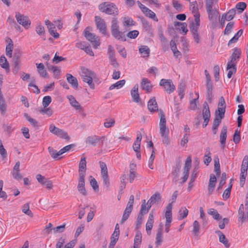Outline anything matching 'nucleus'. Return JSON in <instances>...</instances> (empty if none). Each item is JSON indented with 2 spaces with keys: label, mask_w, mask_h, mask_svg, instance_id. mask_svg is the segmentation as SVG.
I'll list each match as a JSON object with an SVG mask.
<instances>
[{
  "label": "nucleus",
  "mask_w": 248,
  "mask_h": 248,
  "mask_svg": "<svg viewBox=\"0 0 248 248\" xmlns=\"http://www.w3.org/2000/svg\"><path fill=\"white\" fill-rule=\"evenodd\" d=\"M226 108V105L225 99L223 96H221L219 99L217 104V109L215 112V117L223 119L225 117Z\"/></svg>",
  "instance_id": "4"
},
{
  "label": "nucleus",
  "mask_w": 248,
  "mask_h": 248,
  "mask_svg": "<svg viewBox=\"0 0 248 248\" xmlns=\"http://www.w3.org/2000/svg\"><path fill=\"white\" fill-rule=\"evenodd\" d=\"M20 62V54L15 53L13 59V63L14 65L13 71L16 73L19 70V63Z\"/></svg>",
  "instance_id": "21"
},
{
  "label": "nucleus",
  "mask_w": 248,
  "mask_h": 248,
  "mask_svg": "<svg viewBox=\"0 0 248 248\" xmlns=\"http://www.w3.org/2000/svg\"><path fill=\"white\" fill-rule=\"evenodd\" d=\"M159 117H160L159 124L160 133L161 137L164 138L162 141L164 144L168 145L170 144L168 136L169 130L166 127V119L164 112L160 111Z\"/></svg>",
  "instance_id": "1"
},
{
  "label": "nucleus",
  "mask_w": 248,
  "mask_h": 248,
  "mask_svg": "<svg viewBox=\"0 0 248 248\" xmlns=\"http://www.w3.org/2000/svg\"><path fill=\"white\" fill-rule=\"evenodd\" d=\"M181 168V162L180 161H178L177 162L175 166L174 167L172 171V174L175 177H177L178 176L179 172L180 171Z\"/></svg>",
  "instance_id": "54"
},
{
  "label": "nucleus",
  "mask_w": 248,
  "mask_h": 248,
  "mask_svg": "<svg viewBox=\"0 0 248 248\" xmlns=\"http://www.w3.org/2000/svg\"><path fill=\"white\" fill-rule=\"evenodd\" d=\"M105 139V136L98 137L96 135H93L88 137L85 140V142L87 144L95 146L100 142H102Z\"/></svg>",
  "instance_id": "11"
},
{
  "label": "nucleus",
  "mask_w": 248,
  "mask_h": 248,
  "mask_svg": "<svg viewBox=\"0 0 248 248\" xmlns=\"http://www.w3.org/2000/svg\"><path fill=\"white\" fill-rule=\"evenodd\" d=\"M9 40L8 45L6 47V52L7 56L12 57V48L13 46V42L12 39L8 38Z\"/></svg>",
  "instance_id": "38"
},
{
  "label": "nucleus",
  "mask_w": 248,
  "mask_h": 248,
  "mask_svg": "<svg viewBox=\"0 0 248 248\" xmlns=\"http://www.w3.org/2000/svg\"><path fill=\"white\" fill-rule=\"evenodd\" d=\"M193 232L195 235L198 236L199 234V230L200 228L199 222L197 220L194 221L193 224Z\"/></svg>",
  "instance_id": "55"
},
{
  "label": "nucleus",
  "mask_w": 248,
  "mask_h": 248,
  "mask_svg": "<svg viewBox=\"0 0 248 248\" xmlns=\"http://www.w3.org/2000/svg\"><path fill=\"white\" fill-rule=\"evenodd\" d=\"M124 26L129 27L135 25V22L129 17H124Z\"/></svg>",
  "instance_id": "50"
},
{
  "label": "nucleus",
  "mask_w": 248,
  "mask_h": 248,
  "mask_svg": "<svg viewBox=\"0 0 248 248\" xmlns=\"http://www.w3.org/2000/svg\"><path fill=\"white\" fill-rule=\"evenodd\" d=\"M0 65L2 68L9 70V63L4 56H2L0 57Z\"/></svg>",
  "instance_id": "40"
},
{
  "label": "nucleus",
  "mask_w": 248,
  "mask_h": 248,
  "mask_svg": "<svg viewBox=\"0 0 248 248\" xmlns=\"http://www.w3.org/2000/svg\"><path fill=\"white\" fill-rule=\"evenodd\" d=\"M112 35L116 39L121 40L122 41H126V37L124 32L120 31L119 30L114 31L111 32Z\"/></svg>",
  "instance_id": "26"
},
{
  "label": "nucleus",
  "mask_w": 248,
  "mask_h": 248,
  "mask_svg": "<svg viewBox=\"0 0 248 248\" xmlns=\"http://www.w3.org/2000/svg\"><path fill=\"white\" fill-rule=\"evenodd\" d=\"M238 217L242 222L248 220V208L241 204L238 210Z\"/></svg>",
  "instance_id": "12"
},
{
  "label": "nucleus",
  "mask_w": 248,
  "mask_h": 248,
  "mask_svg": "<svg viewBox=\"0 0 248 248\" xmlns=\"http://www.w3.org/2000/svg\"><path fill=\"white\" fill-rule=\"evenodd\" d=\"M49 130L51 133L61 138L66 139L67 140L70 139V138L68 136L67 133L64 131L62 129L56 127L53 124L50 125Z\"/></svg>",
  "instance_id": "8"
},
{
  "label": "nucleus",
  "mask_w": 248,
  "mask_h": 248,
  "mask_svg": "<svg viewBox=\"0 0 248 248\" xmlns=\"http://www.w3.org/2000/svg\"><path fill=\"white\" fill-rule=\"evenodd\" d=\"M132 165L134 166V167H136L135 165L133 164L130 165V170L129 171V182L132 183L134 181L135 178L136 176V172L134 170V169L132 168Z\"/></svg>",
  "instance_id": "49"
},
{
  "label": "nucleus",
  "mask_w": 248,
  "mask_h": 248,
  "mask_svg": "<svg viewBox=\"0 0 248 248\" xmlns=\"http://www.w3.org/2000/svg\"><path fill=\"white\" fill-rule=\"evenodd\" d=\"M125 81L124 79L121 80L116 83L112 84L109 88V90H112L115 88L120 89L125 84Z\"/></svg>",
  "instance_id": "41"
},
{
  "label": "nucleus",
  "mask_w": 248,
  "mask_h": 248,
  "mask_svg": "<svg viewBox=\"0 0 248 248\" xmlns=\"http://www.w3.org/2000/svg\"><path fill=\"white\" fill-rule=\"evenodd\" d=\"M241 54V52L240 48H234L233 49V52L230 57L231 60L228 62V63L234 64L233 62L235 61L239 60Z\"/></svg>",
  "instance_id": "19"
},
{
  "label": "nucleus",
  "mask_w": 248,
  "mask_h": 248,
  "mask_svg": "<svg viewBox=\"0 0 248 248\" xmlns=\"http://www.w3.org/2000/svg\"><path fill=\"white\" fill-rule=\"evenodd\" d=\"M138 85H135L131 91V95L133 101L136 103H139L140 101V94L138 93Z\"/></svg>",
  "instance_id": "20"
},
{
  "label": "nucleus",
  "mask_w": 248,
  "mask_h": 248,
  "mask_svg": "<svg viewBox=\"0 0 248 248\" xmlns=\"http://www.w3.org/2000/svg\"><path fill=\"white\" fill-rule=\"evenodd\" d=\"M98 9L102 13L108 15L116 16L119 14V10L117 6L114 3L109 1L100 3L98 6Z\"/></svg>",
  "instance_id": "2"
},
{
  "label": "nucleus",
  "mask_w": 248,
  "mask_h": 248,
  "mask_svg": "<svg viewBox=\"0 0 248 248\" xmlns=\"http://www.w3.org/2000/svg\"><path fill=\"white\" fill-rule=\"evenodd\" d=\"M191 158L190 156L188 157L185 162L184 167V172L189 173V170L191 165Z\"/></svg>",
  "instance_id": "52"
},
{
  "label": "nucleus",
  "mask_w": 248,
  "mask_h": 248,
  "mask_svg": "<svg viewBox=\"0 0 248 248\" xmlns=\"http://www.w3.org/2000/svg\"><path fill=\"white\" fill-rule=\"evenodd\" d=\"M139 52L142 55L143 57H148L149 56L150 50L147 46H143L139 48Z\"/></svg>",
  "instance_id": "35"
},
{
  "label": "nucleus",
  "mask_w": 248,
  "mask_h": 248,
  "mask_svg": "<svg viewBox=\"0 0 248 248\" xmlns=\"http://www.w3.org/2000/svg\"><path fill=\"white\" fill-rule=\"evenodd\" d=\"M89 28H86L84 31V36L85 38L90 41L94 48H97L100 46V42L98 37L93 33L90 32L88 30Z\"/></svg>",
  "instance_id": "5"
},
{
  "label": "nucleus",
  "mask_w": 248,
  "mask_h": 248,
  "mask_svg": "<svg viewBox=\"0 0 248 248\" xmlns=\"http://www.w3.org/2000/svg\"><path fill=\"white\" fill-rule=\"evenodd\" d=\"M227 69L229 70V72L227 74V77L229 78H230L232 75L235 73L236 72V65L234 64H230L228 63L227 66Z\"/></svg>",
  "instance_id": "31"
},
{
  "label": "nucleus",
  "mask_w": 248,
  "mask_h": 248,
  "mask_svg": "<svg viewBox=\"0 0 248 248\" xmlns=\"http://www.w3.org/2000/svg\"><path fill=\"white\" fill-rule=\"evenodd\" d=\"M236 14V10L234 8H232L227 13L223 14V16L227 21H231L232 20Z\"/></svg>",
  "instance_id": "33"
},
{
  "label": "nucleus",
  "mask_w": 248,
  "mask_h": 248,
  "mask_svg": "<svg viewBox=\"0 0 248 248\" xmlns=\"http://www.w3.org/2000/svg\"><path fill=\"white\" fill-rule=\"evenodd\" d=\"M119 232H118L117 231H114L110 238V247L112 246V248H113L119 238Z\"/></svg>",
  "instance_id": "36"
},
{
  "label": "nucleus",
  "mask_w": 248,
  "mask_h": 248,
  "mask_svg": "<svg viewBox=\"0 0 248 248\" xmlns=\"http://www.w3.org/2000/svg\"><path fill=\"white\" fill-rule=\"evenodd\" d=\"M66 77L67 82L70 84L74 88L77 89L78 84L77 78L70 74H67Z\"/></svg>",
  "instance_id": "23"
},
{
  "label": "nucleus",
  "mask_w": 248,
  "mask_h": 248,
  "mask_svg": "<svg viewBox=\"0 0 248 248\" xmlns=\"http://www.w3.org/2000/svg\"><path fill=\"white\" fill-rule=\"evenodd\" d=\"M208 14V18L212 20L214 17H217L219 15V12L217 10L214 9L213 10L207 12Z\"/></svg>",
  "instance_id": "59"
},
{
  "label": "nucleus",
  "mask_w": 248,
  "mask_h": 248,
  "mask_svg": "<svg viewBox=\"0 0 248 248\" xmlns=\"http://www.w3.org/2000/svg\"><path fill=\"white\" fill-rule=\"evenodd\" d=\"M142 12L145 14L146 16L153 19L155 21H158V19L156 16L155 13L152 10H150L149 8H146Z\"/></svg>",
  "instance_id": "34"
},
{
  "label": "nucleus",
  "mask_w": 248,
  "mask_h": 248,
  "mask_svg": "<svg viewBox=\"0 0 248 248\" xmlns=\"http://www.w3.org/2000/svg\"><path fill=\"white\" fill-rule=\"evenodd\" d=\"M243 30L241 29L235 34V35L229 41L228 45L230 46L232 43H235L243 33Z\"/></svg>",
  "instance_id": "42"
},
{
  "label": "nucleus",
  "mask_w": 248,
  "mask_h": 248,
  "mask_svg": "<svg viewBox=\"0 0 248 248\" xmlns=\"http://www.w3.org/2000/svg\"><path fill=\"white\" fill-rule=\"evenodd\" d=\"M172 5L174 8L178 11L181 12L183 9L182 5L177 0H172Z\"/></svg>",
  "instance_id": "63"
},
{
  "label": "nucleus",
  "mask_w": 248,
  "mask_h": 248,
  "mask_svg": "<svg viewBox=\"0 0 248 248\" xmlns=\"http://www.w3.org/2000/svg\"><path fill=\"white\" fill-rule=\"evenodd\" d=\"M24 116L34 127L36 128L39 127V125L38 124V122L36 120L31 118L27 113H25Z\"/></svg>",
  "instance_id": "47"
},
{
  "label": "nucleus",
  "mask_w": 248,
  "mask_h": 248,
  "mask_svg": "<svg viewBox=\"0 0 248 248\" xmlns=\"http://www.w3.org/2000/svg\"><path fill=\"white\" fill-rule=\"evenodd\" d=\"M95 22L97 29L104 35H108L107 31V27L104 20L99 16H95Z\"/></svg>",
  "instance_id": "10"
},
{
  "label": "nucleus",
  "mask_w": 248,
  "mask_h": 248,
  "mask_svg": "<svg viewBox=\"0 0 248 248\" xmlns=\"http://www.w3.org/2000/svg\"><path fill=\"white\" fill-rule=\"evenodd\" d=\"M52 99L50 96H46L43 99L42 104L44 108H46L51 102Z\"/></svg>",
  "instance_id": "60"
},
{
  "label": "nucleus",
  "mask_w": 248,
  "mask_h": 248,
  "mask_svg": "<svg viewBox=\"0 0 248 248\" xmlns=\"http://www.w3.org/2000/svg\"><path fill=\"white\" fill-rule=\"evenodd\" d=\"M86 164L87 162L86 160V157H82L79 164V176L86 175Z\"/></svg>",
  "instance_id": "16"
},
{
  "label": "nucleus",
  "mask_w": 248,
  "mask_h": 248,
  "mask_svg": "<svg viewBox=\"0 0 248 248\" xmlns=\"http://www.w3.org/2000/svg\"><path fill=\"white\" fill-rule=\"evenodd\" d=\"M215 232L219 236V242L223 244L226 248H228L230 246V244L225 235L220 231H216Z\"/></svg>",
  "instance_id": "24"
},
{
  "label": "nucleus",
  "mask_w": 248,
  "mask_h": 248,
  "mask_svg": "<svg viewBox=\"0 0 248 248\" xmlns=\"http://www.w3.org/2000/svg\"><path fill=\"white\" fill-rule=\"evenodd\" d=\"M159 85L162 86L165 91L170 94L173 92L175 87L170 79H162L159 82Z\"/></svg>",
  "instance_id": "9"
},
{
  "label": "nucleus",
  "mask_w": 248,
  "mask_h": 248,
  "mask_svg": "<svg viewBox=\"0 0 248 248\" xmlns=\"http://www.w3.org/2000/svg\"><path fill=\"white\" fill-rule=\"evenodd\" d=\"M217 182V178L214 174H211L210 176L209 182L208 186V193L209 195L213 193Z\"/></svg>",
  "instance_id": "17"
},
{
  "label": "nucleus",
  "mask_w": 248,
  "mask_h": 248,
  "mask_svg": "<svg viewBox=\"0 0 248 248\" xmlns=\"http://www.w3.org/2000/svg\"><path fill=\"white\" fill-rule=\"evenodd\" d=\"M227 127L225 125L223 126L220 135V142L222 148H224L227 138Z\"/></svg>",
  "instance_id": "25"
},
{
  "label": "nucleus",
  "mask_w": 248,
  "mask_h": 248,
  "mask_svg": "<svg viewBox=\"0 0 248 248\" xmlns=\"http://www.w3.org/2000/svg\"><path fill=\"white\" fill-rule=\"evenodd\" d=\"M67 98L68 99L71 105L75 109H80L81 108L80 105L73 95L68 96Z\"/></svg>",
  "instance_id": "29"
},
{
  "label": "nucleus",
  "mask_w": 248,
  "mask_h": 248,
  "mask_svg": "<svg viewBox=\"0 0 248 248\" xmlns=\"http://www.w3.org/2000/svg\"><path fill=\"white\" fill-rule=\"evenodd\" d=\"M190 3V9L192 11V13L195 18H197L196 20L198 21V18L200 17V14L199 12L197 2L196 1H194Z\"/></svg>",
  "instance_id": "18"
},
{
  "label": "nucleus",
  "mask_w": 248,
  "mask_h": 248,
  "mask_svg": "<svg viewBox=\"0 0 248 248\" xmlns=\"http://www.w3.org/2000/svg\"><path fill=\"white\" fill-rule=\"evenodd\" d=\"M36 65H37V70L40 76L44 78H47L48 74L46 70L45 69L44 65L42 63H40L39 64L36 63Z\"/></svg>",
  "instance_id": "28"
},
{
  "label": "nucleus",
  "mask_w": 248,
  "mask_h": 248,
  "mask_svg": "<svg viewBox=\"0 0 248 248\" xmlns=\"http://www.w3.org/2000/svg\"><path fill=\"white\" fill-rule=\"evenodd\" d=\"M22 211L25 214L29 216L30 217H33V215L30 209L29 203H25L23 205Z\"/></svg>",
  "instance_id": "39"
},
{
  "label": "nucleus",
  "mask_w": 248,
  "mask_h": 248,
  "mask_svg": "<svg viewBox=\"0 0 248 248\" xmlns=\"http://www.w3.org/2000/svg\"><path fill=\"white\" fill-rule=\"evenodd\" d=\"M80 76L83 81L88 83L91 88H94V84L93 81V78L94 77V72L86 68H82Z\"/></svg>",
  "instance_id": "3"
},
{
  "label": "nucleus",
  "mask_w": 248,
  "mask_h": 248,
  "mask_svg": "<svg viewBox=\"0 0 248 248\" xmlns=\"http://www.w3.org/2000/svg\"><path fill=\"white\" fill-rule=\"evenodd\" d=\"M248 168V156L245 155L243 159L241 165V172H247Z\"/></svg>",
  "instance_id": "37"
},
{
  "label": "nucleus",
  "mask_w": 248,
  "mask_h": 248,
  "mask_svg": "<svg viewBox=\"0 0 248 248\" xmlns=\"http://www.w3.org/2000/svg\"><path fill=\"white\" fill-rule=\"evenodd\" d=\"M165 217L166 218L165 231L166 232H169L172 221V205L171 203H169L166 207Z\"/></svg>",
  "instance_id": "7"
},
{
  "label": "nucleus",
  "mask_w": 248,
  "mask_h": 248,
  "mask_svg": "<svg viewBox=\"0 0 248 248\" xmlns=\"http://www.w3.org/2000/svg\"><path fill=\"white\" fill-rule=\"evenodd\" d=\"M151 207V206L150 204L147 207H146V204H142L141 205V208L139 212V214L143 215L146 214V213H148V211L149 210Z\"/></svg>",
  "instance_id": "61"
},
{
  "label": "nucleus",
  "mask_w": 248,
  "mask_h": 248,
  "mask_svg": "<svg viewBox=\"0 0 248 248\" xmlns=\"http://www.w3.org/2000/svg\"><path fill=\"white\" fill-rule=\"evenodd\" d=\"M206 152H208V154L204 155V163L206 165H208L211 162L212 160L211 157L210 156L211 153L210 152V149L208 148L206 149Z\"/></svg>",
  "instance_id": "57"
},
{
  "label": "nucleus",
  "mask_w": 248,
  "mask_h": 248,
  "mask_svg": "<svg viewBox=\"0 0 248 248\" xmlns=\"http://www.w3.org/2000/svg\"><path fill=\"white\" fill-rule=\"evenodd\" d=\"M100 167L101 168V173L102 176L108 175V169L105 162H99Z\"/></svg>",
  "instance_id": "46"
},
{
  "label": "nucleus",
  "mask_w": 248,
  "mask_h": 248,
  "mask_svg": "<svg viewBox=\"0 0 248 248\" xmlns=\"http://www.w3.org/2000/svg\"><path fill=\"white\" fill-rule=\"evenodd\" d=\"M48 150L51 157L55 159H58V156L62 155V154H60V151L58 152L51 147H49L48 148Z\"/></svg>",
  "instance_id": "43"
},
{
  "label": "nucleus",
  "mask_w": 248,
  "mask_h": 248,
  "mask_svg": "<svg viewBox=\"0 0 248 248\" xmlns=\"http://www.w3.org/2000/svg\"><path fill=\"white\" fill-rule=\"evenodd\" d=\"M208 213L209 215L213 216V218L217 220H219L221 219V217L217 211L213 208L210 209Z\"/></svg>",
  "instance_id": "44"
},
{
  "label": "nucleus",
  "mask_w": 248,
  "mask_h": 248,
  "mask_svg": "<svg viewBox=\"0 0 248 248\" xmlns=\"http://www.w3.org/2000/svg\"><path fill=\"white\" fill-rule=\"evenodd\" d=\"M197 18H195V22H192L190 25V30L191 31L192 33H197L198 29L200 26V19L198 18V21L196 20Z\"/></svg>",
  "instance_id": "30"
},
{
  "label": "nucleus",
  "mask_w": 248,
  "mask_h": 248,
  "mask_svg": "<svg viewBox=\"0 0 248 248\" xmlns=\"http://www.w3.org/2000/svg\"><path fill=\"white\" fill-rule=\"evenodd\" d=\"M85 176H79L77 187L79 193L84 196H86L87 195L86 190L85 188Z\"/></svg>",
  "instance_id": "14"
},
{
  "label": "nucleus",
  "mask_w": 248,
  "mask_h": 248,
  "mask_svg": "<svg viewBox=\"0 0 248 248\" xmlns=\"http://www.w3.org/2000/svg\"><path fill=\"white\" fill-rule=\"evenodd\" d=\"M161 196L159 193H155L153 194L148 200L147 204H149L151 206L156 202H159L161 201Z\"/></svg>",
  "instance_id": "27"
},
{
  "label": "nucleus",
  "mask_w": 248,
  "mask_h": 248,
  "mask_svg": "<svg viewBox=\"0 0 248 248\" xmlns=\"http://www.w3.org/2000/svg\"><path fill=\"white\" fill-rule=\"evenodd\" d=\"M111 32L114 31H116L119 30V25L118 24V22L116 18H113L111 21Z\"/></svg>",
  "instance_id": "48"
},
{
  "label": "nucleus",
  "mask_w": 248,
  "mask_h": 248,
  "mask_svg": "<svg viewBox=\"0 0 248 248\" xmlns=\"http://www.w3.org/2000/svg\"><path fill=\"white\" fill-rule=\"evenodd\" d=\"M40 113L43 114H45L47 115L48 116H50L53 114V111L52 109L50 108H44L41 109L40 110Z\"/></svg>",
  "instance_id": "64"
},
{
  "label": "nucleus",
  "mask_w": 248,
  "mask_h": 248,
  "mask_svg": "<svg viewBox=\"0 0 248 248\" xmlns=\"http://www.w3.org/2000/svg\"><path fill=\"white\" fill-rule=\"evenodd\" d=\"M48 31L49 33L54 38H58L59 37V34L56 32L55 27L54 25H51V27L48 26Z\"/></svg>",
  "instance_id": "53"
},
{
  "label": "nucleus",
  "mask_w": 248,
  "mask_h": 248,
  "mask_svg": "<svg viewBox=\"0 0 248 248\" xmlns=\"http://www.w3.org/2000/svg\"><path fill=\"white\" fill-rule=\"evenodd\" d=\"M236 9L238 10L239 13H241L246 8L247 4L244 2H239L236 5Z\"/></svg>",
  "instance_id": "56"
},
{
  "label": "nucleus",
  "mask_w": 248,
  "mask_h": 248,
  "mask_svg": "<svg viewBox=\"0 0 248 248\" xmlns=\"http://www.w3.org/2000/svg\"><path fill=\"white\" fill-rule=\"evenodd\" d=\"M154 223V215L153 211H151L149 215L147 222L146 224V230L148 234H150L151 231L153 228Z\"/></svg>",
  "instance_id": "15"
},
{
  "label": "nucleus",
  "mask_w": 248,
  "mask_h": 248,
  "mask_svg": "<svg viewBox=\"0 0 248 248\" xmlns=\"http://www.w3.org/2000/svg\"><path fill=\"white\" fill-rule=\"evenodd\" d=\"M3 186V182L2 180H0V198H2L3 200H6L7 195L6 193L2 190Z\"/></svg>",
  "instance_id": "58"
},
{
  "label": "nucleus",
  "mask_w": 248,
  "mask_h": 248,
  "mask_svg": "<svg viewBox=\"0 0 248 248\" xmlns=\"http://www.w3.org/2000/svg\"><path fill=\"white\" fill-rule=\"evenodd\" d=\"M141 85L142 89L145 90L147 93H150L151 92L152 85L148 79L143 78L142 79Z\"/></svg>",
  "instance_id": "22"
},
{
  "label": "nucleus",
  "mask_w": 248,
  "mask_h": 248,
  "mask_svg": "<svg viewBox=\"0 0 248 248\" xmlns=\"http://www.w3.org/2000/svg\"><path fill=\"white\" fill-rule=\"evenodd\" d=\"M147 107L151 113H154L156 111H159L160 112V111H162L163 112L162 110L158 109V105L156 101L155 97H152L149 100Z\"/></svg>",
  "instance_id": "13"
},
{
  "label": "nucleus",
  "mask_w": 248,
  "mask_h": 248,
  "mask_svg": "<svg viewBox=\"0 0 248 248\" xmlns=\"http://www.w3.org/2000/svg\"><path fill=\"white\" fill-rule=\"evenodd\" d=\"M15 17L17 22L26 29H28L30 28L31 22L28 16L21 14L19 12H16Z\"/></svg>",
  "instance_id": "6"
},
{
  "label": "nucleus",
  "mask_w": 248,
  "mask_h": 248,
  "mask_svg": "<svg viewBox=\"0 0 248 248\" xmlns=\"http://www.w3.org/2000/svg\"><path fill=\"white\" fill-rule=\"evenodd\" d=\"M90 184L94 190H99V186L96 180L92 176H90Z\"/></svg>",
  "instance_id": "62"
},
{
  "label": "nucleus",
  "mask_w": 248,
  "mask_h": 248,
  "mask_svg": "<svg viewBox=\"0 0 248 248\" xmlns=\"http://www.w3.org/2000/svg\"><path fill=\"white\" fill-rule=\"evenodd\" d=\"M115 121L113 118H108L105 120L104 125L106 128H109L114 126Z\"/></svg>",
  "instance_id": "51"
},
{
  "label": "nucleus",
  "mask_w": 248,
  "mask_h": 248,
  "mask_svg": "<svg viewBox=\"0 0 248 248\" xmlns=\"http://www.w3.org/2000/svg\"><path fill=\"white\" fill-rule=\"evenodd\" d=\"M188 211L186 207H182L179 211V219L181 220L186 217L188 215Z\"/></svg>",
  "instance_id": "45"
},
{
  "label": "nucleus",
  "mask_w": 248,
  "mask_h": 248,
  "mask_svg": "<svg viewBox=\"0 0 248 248\" xmlns=\"http://www.w3.org/2000/svg\"><path fill=\"white\" fill-rule=\"evenodd\" d=\"M202 116L203 118H210L211 116L209 107L206 102H204L203 104Z\"/></svg>",
  "instance_id": "32"
}]
</instances>
